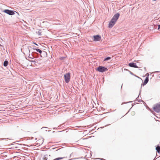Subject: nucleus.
<instances>
[{
	"label": "nucleus",
	"instance_id": "8",
	"mask_svg": "<svg viewBox=\"0 0 160 160\" xmlns=\"http://www.w3.org/2000/svg\"><path fill=\"white\" fill-rule=\"evenodd\" d=\"M148 77H147L146 79H145L144 81V84H146L148 82Z\"/></svg>",
	"mask_w": 160,
	"mask_h": 160
},
{
	"label": "nucleus",
	"instance_id": "5",
	"mask_svg": "<svg viewBox=\"0 0 160 160\" xmlns=\"http://www.w3.org/2000/svg\"><path fill=\"white\" fill-rule=\"evenodd\" d=\"M153 109L155 111L158 112H160V104H157L153 107Z\"/></svg>",
	"mask_w": 160,
	"mask_h": 160
},
{
	"label": "nucleus",
	"instance_id": "12",
	"mask_svg": "<svg viewBox=\"0 0 160 160\" xmlns=\"http://www.w3.org/2000/svg\"><path fill=\"white\" fill-rule=\"evenodd\" d=\"M111 59V58L110 57H108L107 58H105L104 61H107L110 60Z\"/></svg>",
	"mask_w": 160,
	"mask_h": 160
},
{
	"label": "nucleus",
	"instance_id": "16",
	"mask_svg": "<svg viewBox=\"0 0 160 160\" xmlns=\"http://www.w3.org/2000/svg\"><path fill=\"white\" fill-rule=\"evenodd\" d=\"M32 62H34V63L35 62L34 61H32Z\"/></svg>",
	"mask_w": 160,
	"mask_h": 160
},
{
	"label": "nucleus",
	"instance_id": "14",
	"mask_svg": "<svg viewBox=\"0 0 160 160\" xmlns=\"http://www.w3.org/2000/svg\"><path fill=\"white\" fill-rule=\"evenodd\" d=\"M160 29V25H158V29Z\"/></svg>",
	"mask_w": 160,
	"mask_h": 160
},
{
	"label": "nucleus",
	"instance_id": "13",
	"mask_svg": "<svg viewBox=\"0 0 160 160\" xmlns=\"http://www.w3.org/2000/svg\"><path fill=\"white\" fill-rule=\"evenodd\" d=\"M43 160H47L48 158L44 156V157L43 158Z\"/></svg>",
	"mask_w": 160,
	"mask_h": 160
},
{
	"label": "nucleus",
	"instance_id": "6",
	"mask_svg": "<svg viewBox=\"0 0 160 160\" xmlns=\"http://www.w3.org/2000/svg\"><path fill=\"white\" fill-rule=\"evenodd\" d=\"M101 39V37L98 35L93 36V40L94 41L97 42L100 41Z\"/></svg>",
	"mask_w": 160,
	"mask_h": 160
},
{
	"label": "nucleus",
	"instance_id": "11",
	"mask_svg": "<svg viewBox=\"0 0 160 160\" xmlns=\"http://www.w3.org/2000/svg\"><path fill=\"white\" fill-rule=\"evenodd\" d=\"M39 53H41L42 52V51L39 49H35Z\"/></svg>",
	"mask_w": 160,
	"mask_h": 160
},
{
	"label": "nucleus",
	"instance_id": "2",
	"mask_svg": "<svg viewBox=\"0 0 160 160\" xmlns=\"http://www.w3.org/2000/svg\"><path fill=\"white\" fill-rule=\"evenodd\" d=\"M96 70L101 72H103L108 70L107 68L102 66H99Z\"/></svg>",
	"mask_w": 160,
	"mask_h": 160
},
{
	"label": "nucleus",
	"instance_id": "4",
	"mask_svg": "<svg viewBox=\"0 0 160 160\" xmlns=\"http://www.w3.org/2000/svg\"><path fill=\"white\" fill-rule=\"evenodd\" d=\"M3 12L5 13L11 15L14 14V12H15V11L10 10L8 9H5L4 10Z\"/></svg>",
	"mask_w": 160,
	"mask_h": 160
},
{
	"label": "nucleus",
	"instance_id": "7",
	"mask_svg": "<svg viewBox=\"0 0 160 160\" xmlns=\"http://www.w3.org/2000/svg\"><path fill=\"white\" fill-rule=\"evenodd\" d=\"M129 66L130 67H134L135 68H138V67L136 65V64L135 63L132 62L129 63Z\"/></svg>",
	"mask_w": 160,
	"mask_h": 160
},
{
	"label": "nucleus",
	"instance_id": "10",
	"mask_svg": "<svg viewBox=\"0 0 160 160\" xmlns=\"http://www.w3.org/2000/svg\"><path fill=\"white\" fill-rule=\"evenodd\" d=\"M156 149L157 152L159 153L160 151V147L159 146H157L156 148Z\"/></svg>",
	"mask_w": 160,
	"mask_h": 160
},
{
	"label": "nucleus",
	"instance_id": "17",
	"mask_svg": "<svg viewBox=\"0 0 160 160\" xmlns=\"http://www.w3.org/2000/svg\"><path fill=\"white\" fill-rule=\"evenodd\" d=\"M34 44H35V45H38L37 44H36V43H33Z\"/></svg>",
	"mask_w": 160,
	"mask_h": 160
},
{
	"label": "nucleus",
	"instance_id": "18",
	"mask_svg": "<svg viewBox=\"0 0 160 160\" xmlns=\"http://www.w3.org/2000/svg\"><path fill=\"white\" fill-rule=\"evenodd\" d=\"M28 51L29 52L30 51H29V49H28Z\"/></svg>",
	"mask_w": 160,
	"mask_h": 160
},
{
	"label": "nucleus",
	"instance_id": "9",
	"mask_svg": "<svg viewBox=\"0 0 160 160\" xmlns=\"http://www.w3.org/2000/svg\"><path fill=\"white\" fill-rule=\"evenodd\" d=\"M8 64V62L7 61H5L4 62L3 65L4 66H7Z\"/></svg>",
	"mask_w": 160,
	"mask_h": 160
},
{
	"label": "nucleus",
	"instance_id": "15",
	"mask_svg": "<svg viewBox=\"0 0 160 160\" xmlns=\"http://www.w3.org/2000/svg\"><path fill=\"white\" fill-rule=\"evenodd\" d=\"M29 58H30L31 59H33V58H32L31 57H30V55H29Z\"/></svg>",
	"mask_w": 160,
	"mask_h": 160
},
{
	"label": "nucleus",
	"instance_id": "1",
	"mask_svg": "<svg viewBox=\"0 0 160 160\" xmlns=\"http://www.w3.org/2000/svg\"><path fill=\"white\" fill-rule=\"evenodd\" d=\"M119 16V14L118 13H117L114 15L109 23L108 25V27L109 28H112L114 26Z\"/></svg>",
	"mask_w": 160,
	"mask_h": 160
},
{
	"label": "nucleus",
	"instance_id": "3",
	"mask_svg": "<svg viewBox=\"0 0 160 160\" xmlns=\"http://www.w3.org/2000/svg\"><path fill=\"white\" fill-rule=\"evenodd\" d=\"M64 79L65 82L68 83L70 81V74L69 73H67L64 75Z\"/></svg>",
	"mask_w": 160,
	"mask_h": 160
}]
</instances>
